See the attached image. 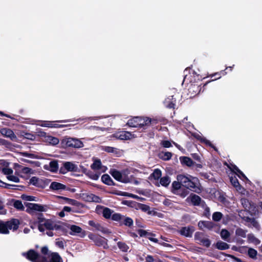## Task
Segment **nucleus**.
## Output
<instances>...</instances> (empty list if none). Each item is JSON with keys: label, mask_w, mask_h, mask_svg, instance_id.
I'll list each match as a JSON object with an SVG mask.
<instances>
[{"label": "nucleus", "mask_w": 262, "mask_h": 262, "mask_svg": "<svg viewBox=\"0 0 262 262\" xmlns=\"http://www.w3.org/2000/svg\"><path fill=\"white\" fill-rule=\"evenodd\" d=\"M192 75L189 76L186 75L183 79V82H187L189 80V83L188 85V94L190 95V97H193L198 95L201 91V86H205L207 83H203L202 82L201 76L199 75H196L193 72Z\"/></svg>", "instance_id": "nucleus-1"}, {"label": "nucleus", "mask_w": 262, "mask_h": 262, "mask_svg": "<svg viewBox=\"0 0 262 262\" xmlns=\"http://www.w3.org/2000/svg\"><path fill=\"white\" fill-rule=\"evenodd\" d=\"M177 180L183 185V186L195 192H199L201 191L199 185V180L196 178L189 174H178L177 176Z\"/></svg>", "instance_id": "nucleus-2"}, {"label": "nucleus", "mask_w": 262, "mask_h": 262, "mask_svg": "<svg viewBox=\"0 0 262 262\" xmlns=\"http://www.w3.org/2000/svg\"><path fill=\"white\" fill-rule=\"evenodd\" d=\"M23 256L31 262H49L47 256H42L35 250L30 249L22 253Z\"/></svg>", "instance_id": "nucleus-3"}, {"label": "nucleus", "mask_w": 262, "mask_h": 262, "mask_svg": "<svg viewBox=\"0 0 262 262\" xmlns=\"http://www.w3.org/2000/svg\"><path fill=\"white\" fill-rule=\"evenodd\" d=\"M171 192L182 198H185L189 193V190L183 186V185L178 180L172 182Z\"/></svg>", "instance_id": "nucleus-4"}, {"label": "nucleus", "mask_w": 262, "mask_h": 262, "mask_svg": "<svg viewBox=\"0 0 262 262\" xmlns=\"http://www.w3.org/2000/svg\"><path fill=\"white\" fill-rule=\"evenodd\" d=\"M194 239L197 244L206 248H209L211 244L209 236L202 232H196L194 234Z\"/></svg>", "instance_id": "nucleus-5"}, {"label": "nucleus", "mask_w": 262, "mask_h": 262, "mask_svg": "<svg viewBox=\"0 0 262 262\" xmlns=\"http://www.w3.org/2000/svg\"><path fill=\"white\" fill-rule=\"evenodd\" d=\"M146 117H134L133 118L129 119L127 122V125L129 127L143 128V129H146V121H145Z\"/></svg>", "instance_id": "nucleus-6"}, {"label": "nucleus", "mask_w": 262, "mask_h": 262, "mask_svg": "<svg viewBox=\"0 0 262 262\" xmlns=\"http://www.w3.org/2000/svg\"><path fill=\"white\" fill-rule=\"evenodd\" d=\"M80 172L77 165L71 162H64L59 168V173L66 174L68 172Z\"/></svg>", "instance_id": "nucleus-7"}, {"label": "nucleus", "mask_w": 262, "mask_h": 262, "mask_svg": "<svg viewBox=\"0 0 262 262\" xmlns=\"http://www.w3.org/2000/svg\"><path fill=\"white\" fill-rule=\"evenodd\" d=\"M26 205L27 207L26 212L30 214H33V211L46 212L49 208L48 205H42L31 203H28Z\"/></svg>", "instance_id": "nucleus-8"}, {"label": "nucleus", "mask_w": 262, "mask_h": 262, "mask_svg": "<svg viewBox=\"0 0 262 262\" xmlns=\"http://www.w3.org/2000/svg\"><path fill=\"white\" fill-rule=\"evenodd\" d=\"M88 237L95 243L96 246L99 247L102 246L104 249L108 248L107 240L105 238L92 233L88 235Z\"/></svg>", "instance_id": "nucleus-9"}, {"label": "nucleus", "mask_w": 262, "mask_h": 262, "mask_svg": "<svg viewBox=\"0 0 262 262\" xmlns=\"http://www.w3.org/2000/svg\"><path fill=\"white\" fill-rule=\"evenodd\" d=\"M70 120H58V121H42L40 124L41 126L54 128H62L67 127L69 125L58 124L56 122H70Z\"/></svg>", "instance_id": "nucleus-10"}, {"label": "nucleus", "mask_w": 262, "mask_h": 262, "mask_svg": "<svg viewBox=\"0 0 262 262\" xmlns=\"http://www.w3.org/2000/svg\"><path fill=\"white\" fill-rule=\"evenodd\" d=\"M110 173L117 181L124 183L130 182L129 178L123 174L120 171L116 169H111Z\"/></svg>", "instance_id": "nucleus-11"}, {"label": "nucleus", "mask_w": 262, "mask_h": 262, "mask_svg": "<svg viewBox=\"0 0 262 262\" xmlns=\"http://www.w3.org/2000/svg\"><path fill=\"white\" fill-rule=\"evenodd\" d=\"M29 183L36 187L44 188L48 184V180L39 179L36 177H32L30 179Z\"/></svg>", "instance_id": "nucleus-12"}, {"label": "nucleus", "mask_w": 262, "mask_h": 262, "mask_svg": "<svg viewBox=\"0 0 262 262\" xmlns=\"http://www.w3.org/2000/svg\"><path fill=\"white\" fill-rule=\"evenodd\" d=\"M195 230V228L193 226H188L182 227L178 230V232L180 235L186 237H192L193 233Z\"/></svg>", "instance_id": "nucleus-13"}, {"label": "nucleus", "mask_w": 262, "mask_h": 262, "mask_svg": "<svg viewBox=\"0 0 262 262\" xmlns=\"http://www.w3.org/2000/svg\"><path fill=\"white\" fill-rule=\"evenodd\" d=\"M189 200L190 201L192 205L195 206H199L201 205H204L205 204V201L202 200L200 196L194 193H191L189 196L187 198L186 201L188 202Z\"/></svg>", "instance_id": "nucleus-14"}, {"label": "nucleus", "mask_w": 262, "mask_h": 262, "mask_svg": "<svg viewBox=\"0 0 262 262\" xmlns=\"http://www.w3.org/2000/svg\"><path fill=\"white\" fill-rule=\"evenodd\" d=\"M66 145L69 147L80 148L83 146V144L79 139L68 138L66 140Z\"/></svg>", "instance_id": "nucleus-15"}, {"label": "nucleus", "mask_w": 262, "mask_h": 262, "mask_svg": "<svg viewBox=\"0 0 262 262\" xmlns=\"http://www.w3.org/2000/svg\"><path fill=\"white\" fill-rule=\"evenodd\" d=\"M6 224L8 230H12L14 231L18 229L20 223L18 219L12 218L6 221Z\"/></svg>", "instance_id": "nucleus-16"}, {"label": "nucleus", "mask_w": 262, "mask_h": 262, "mask_svg": "<svg viewBox=\"0 0 262 262\" xmlns=\"http://www.w3.org/2000/svg\"><path fill=\"white\" fill-rule=\"evenodd\" d=\"M88 224L90 226L94 227L95 230H96L97 231H99L103 233L107 234V233H111V232H110L107 228H104V227L101 226L100 224H99L98 223H96L94 221H92V220L89 221Z\"/></svg>", "instance_id": "nucleus-17"}, {"label": "nucleus", "mask_w": 262, "mask_h": 262, "mask_svg": "<svg viewBox=\"0 0 262 262\" xmlns=\"http://www.w3.org/2000/svg\"><path fill=\"white\" fill-rule=\"evenodd\" d=\"M43 168L45 169L52 172H56L59 168L58 161L56 160H53L50 162L49 165H45Z\"/></svg>", "instance_id": "nucleus-18"}, {"label": "nucleus", "mask_w": 262, "mask_h": 262, "mask_svg": "<svg viewBox=\"0 0 262 262\" xmlns=\"http://www.w3.org/2000/svg\"><path fill=\"white\" fill-rule=\"evenodd\" d=\"M1 134L4 137L9 138L11 140L16 139V136L12 130L8 128H3L0 129Z\"/></svg>", "instance_id": "nucleus-19"}, {"label": "nucleus", "mask_w": 262, "mask_h": 262, "mask_svg": "<svg viewBox=\"0 0 262 262\" xmlns=\"http://www.w3.org/2000/svg\"><path fill=\"white\" fill-rule=\"evenodd\" d=\"M198 226L200 229H202V226H203L208 230H211L215 227V225L213 222L211 221H201L198 223Z\"/></svg>", "instance_id": "nucleus-20"}, {"label": "nucleus", "mask_w": 262, "mask_h": 262, "mask_svg": "<svg viewBox=\"0 0 262 262\" xmlns=\"http://www.w3.org/2000/svg\"><path fill=\"white\" fill-rule=\"evenodd\" d=\"M232 167L233 168L231 170L235 173L239 178L245 180L246 181L250 182L245 174L235 165H232Z\"/></svg>", "instance_id": "nucleus-21"}, {"label": "nucleus", "mask_w": 262, "mask_h": 262, "mask_svg": "<svg viewBox=\"0 0 262 262\" xmlns=\"http://www.w3.org/2000/svg\"><path fill=\"white\" fill-rule=\"evenodd\" d=\"M136 209H140L143 212H147V213L149 215H150L152 214V211L150 210V207H149V206H148L146 204H142V203L137 202L136 204Z\"/></svg>", "instance_id": "nucleus-22"}, {"label": "nucleus", "mask_w": 262, "mask_h": 262, "mask_svg": "<svg viewBox=\"0 0 262 262\" xmlns=\"http://www.w3.org/2000/svg\"><path fill=\"white\" fill-rule=\"evenodd\" d=\"M101 181L108 186H115L116 183L108 174H104L101 177Z\"/></svg>", "instance_id": "nucleus-23"}, {"label": "nucleus", "mask_w": 262, "mask_h": 262, "mask_svg": "<svg viewBox=\"0 0 262 262\" xmlns=\"http://www.w3.org/2000/svg\"><path fill=\"white\" fill-rule=\"evenodd\" d=\"M50 188L52 190H65L66 186L59 182H53L50 184Z\"/></svg>", "instance_id": "nucleus-24"}, {"label": "nucleus", "mask_w": 262, "mask_h": 262, "mask_svg": "<svg viewBox=\"0 0 262 262\" xmlns=\"http://www.w3.org/2000/svg\"><path fill=\"white\" fill-rule=\"evenodd\" d=\"M180 160L182 165H186L188 167H191L195 164V162L190 158L188 157H181Z\"/></svg>", "instance_id": "nucleus-25"}, {"label": "nucleus", "mask_w": 262, "mask_h": 262, "mask_svg": "<svg viewBox=\"0 0 262 262\" xmlns=\"http://www.w3.org/2000/svg\"><path fill=\"white\" fill-rule=\"evenodd\" d=\"M194 137L196 139L200 140L202 143H203L206 145L209 146L215 151L217 150V148L213 144H212L209 140L206 139L205 138H202L199 135H197Z\"/></svg>", "instance_id": "nucleus-26"}, {"label": "nucleus", "mask_w": 262, "mask_h": 262, "mask_svg": "<svg viewBox=\"0 0 262 262\" xmlns=\"http://www.w3.org/2000/svg\"><path fill=\"white\" fill-rule=\"evenodd\" d=\"M49 262H63V261L58 253L52 252L51 253Z\"/></svg>", "instance_id": "nucleus-27"}, {"label": "nucleus", "mask_w": 262, "mask_h": 262, "mask_svg": "<svg viewBox=\"0 0 262 262\" xmlns=\"http://www.w3.org/2000/svg\"><path fill=\"white\" fill-rule=\"evenodd\" d=\"M45 140L46 142L52 145H56L59 142V140L57 138L49 135L46 137V139Z\"/></svg>", "instance_id": "nucleus-28"}, {"label": "nucleus", "mask_w": 262, "mask_h": 262, "mask_svg": "<svg viewBox=\"0 0 262 262\" xmlns=\"http://www.w3.org/2000/svg\"><path fill=\"white\" fill-rule=\"evenodd\" d=\"M11 202H13V206L18 210L23 211L25 209V207L23 206L22 202L20 200H16L15 199H12Z\"/></svg>", "instance_id": "nucleus-29"}, {"label": "nucleus", "mask_w": 262, "mask_h": 262, "mask_svg": "<svg viewBox=\"0 0 262 262\" xmlns=\"http://www.w3.org/2000/svg\"><path fill=\"white\" fill-rule=\"evenodd\" d=\"M215 247L220 250H225L229 248L230 246L226 243L222 241H218L216 243Z\"/></svg>", "instance_id": "nucleus-30"}, {"label": "nucleus", "mask_w": 262, "mask_h": 262, "mask_svg": "<svg viewBox=\"0 0 262 262\" xmlns=\"http://www.w3.org/2000/svg\"><path fill=\"white\" fill-rule=\"evenodd\" d=\"M9 231L7 228L6 222L0 220V233L3 234H8Z\"/></svg>", "instance_id": "nucleus-31"}, {"label": "nucleus", "mask_w": 262, "mask_h": 262, "mask_svg": "<svg viewBox=\"0 0 262 262\" xmlns=\"http://www.w3.org/2000/svg\"><path fill=\"white\" fill-rule=\"evenodd\" d=\"M227 73V72L225 71V70H222L220 72H216L213 74L210 75L211 78H214V79H212L211 81H214L215 80H217L218 79H220L222 76H224L226 75Z\"/></svg>", "instance_id": "nucleus-32"}, {"label": "nucleus", "mask_w": 262, "mask_h": 262, "mask_svg": "<svg viewBox=\"0 0 262 262\" xmlns=\"http://www.w3.org/2000/svg\"><path fill=\"white\" fill-rule=\"evenodd\" d=\"M123 222L122 224L128 227H131L133 225V220L132 218L128 216H123Z\"/></svg>", "instance_id": "nucleus-33"}, {"label": "nucleus", "mask_w": 262, "mask_h": 262, "mask_svg": "<svg viewBox=\"0 0 262 262\" xmlns=\"http://www.w3.org/2000/svg\"><path fill=\"white\" fill-rule=\"evenodd\" d=\"M170 183V178L168 176L161 178L160 180V184L164 187H167Z\"/></svg>", "instance_id": "nucleus-34"}, {"label": "nucleus", "mask_w": 262, "mask_h": 262, "mask_svg": "<svg viewBox=\"0 0 262 262\" xmlns=\"http://www.w3.org/2000/svg\"><path fill=\"white\" fill-rule=\"evenodd\" d=\"M113 212V211L111 209L107 207H104L102 211L103 216L106 219H109L112 217Z\"/></svg>", "instance_id": "nucleus-35"}, {"label": "nucleus", "mask_w": 262, "mask_h": 262, "mask_svg": "<svg viewBox=\"0 0 262 262\" xmlns=\"http://www.w3.org/2000/svg\"><path fill=\"white\" fill-rule=\"evenodd\" d=\"M172 156L171 152L169 151L162 152L160 154V158L164 161L169 160Z\"/></svg>", "instance_id": "nucleus-36"}, {"label": "nucleus", "mask_w": 262, "mask_h": 262, "mask_svg": "<svg viewBox=\"0 0 262 262\" xmlns=\"http://www.w3.org/2000/svg\"><path fill=\"white\" fill-rule=\"evenodd\" d=\"M243 219L247 223L251 224L252 226L256 228L258 226V223L256 220L253 217H250L249 216L244 217Z\"/></svg>", "instance_id": "nucleus-37"}, {"label": "nucleus", "mask_w": 262, "mask_h": 262, "mask_svg": "<svg viewBox=\"0 0 262 262\" xmlns=\"http://www.w3.org/2000/svg\"><path fill=\"white\" fill-rule=\"evenodd\" d=\"M230 181L232 185L235 188L240 189L241 185H240L238 179L234 176V177L231 176L230 177Z\"/></svg>", "instance_id": "nucleus-38"}, {"label": "nucleus", "mask_w": 262, "mask_h": 262, "mask_svg": "<svg viewBox=\"0 0 262 262\" xmlns=\"http://www.w3.org/2000/svg\"><path fill=\"white\" fill-rule=\"evenodd\" d=\"M101 162L100 159L95 160L93 163L91 165V168L93 170H99L101 168Z\"/></svg>", "instance_id": "nucleus-39"}, {"label": "nucleus", "mask_w": 262, "mask_h": 262, "mask_svg": "<svg viewBox=\"0 0 262 262\" xmlns=\"http://www.w3.org/2000/svg\"><path fill=\"white\" fill-rule=\"evenodd\" d=\"M131 134L126 131H123L120 133L118 138L121 140H128L130 139Z\"/></svg>", "instance_id": "nucleus-40"}, {"label": "nucleus", "mask_w": 262, "mask_h": 262, "mask_svg": "<svg viewBox=\"0 0 262 262\" xmlns=\"http://www.w3.org/2000/svg\"><path fill=\"white\" fill-rule=\"evenodd\" d=\"M247 238L249 242L254 243L255 245H258L260 244V241L255 237L252 233L248 234L247 235Z\"/></svg>", "instance_id": "nucleus-41"}, {"label": "nucleus", "mask_w": 262, "mask_h": 262, "mask_svg": "<svg viewBox=\"0 0 262 262\" xmlns=\"http://www.w3.org/2000/svg\"><path fill=\"white\" fill-rule=\"evenodd\" d=\"M117 246L119 249L123 252H126L129 249L128 246L124 242H118Z\"/></svg>", "instance_id": "nucleus-42"}, {"label": "nucleus", "mask_w": 262, "mask_h": 262, "mask_svg": "<svg viewBox=\"0 0 262 262\" xmlns=\"http://www.w3.org/2000/svg\"><path fill=\"white\" fill-rule=\"evenodd\" d=\"M137 232L140 237H148L149 236H155V234L151 232H148L146 230L143 229H138Z\"/></svg>", "instance_id": "nucleus-43"}, {"label": "nucleus", "mask_w": 262, "mask_h": 262, "mask_svg": "<svg viewBox=\"0 0 262 262\" xmlns=\"http://www.w3.org/2000/svg\"><path fill=\"white\" fill-rule=\"evenodd\" d=\"M162 176V172L159 169H155L150 177H152L155 180H159Z\"/></svg>", "instance_id": "nucleus-44"}, {"label": "nucleus", "mask_w": 262, "mask_h": 262, "mask_svg": "<svg viewBox=\"0 0 262 262\" xmlns=\"http://www.w3.org/2000/svg\"><path fill=\"white\" fill-rule=\"evenodd\" d=\"M70 229L72 232L74 233V234L80 233L82 231V229L81 227L75 225H71L70 228ZM70 234L72 235L73 234L72 233H71Z\"/></svg>", "instance_id": "nucleus-45"}, {"label": "nucleus", "mask_w": 262, "mask_h": 262, "mask_svg": "<svg viewBox=\"0 0 262 262\" xmlns=\"http://www.w3.org/2000/svg\"><path fill=\"white\" fill-rule=\"evenodd\" d=\"M257 254V251L252 248H249L248 251V255L249 257L252 258V259H256V256Z\"/></svg>", "instance_id": "nucleus-46"}, {"label": "nucleus", "mask_w": 262, "mask_h": 262, "mask_svg": "<svg viewBox=\"0 0 262 262\" xmlns=\"http://www.w3.org/2000/svg\"><path fill=\"white\" fill-rule=\"evenodd\" d=\"M145 121H146V127H147L150 124H156L159 122V120L156 118H150L148 117H145Z\"/></svg>", "instance_id": "nucleus-47"}, {"label": "nucleus", "mask_w": 262, "mask_h": 262, "mask_svg": "<svg viewBox=\"0 0 262 262\" xmlns=\"http://www.w3.org/2000/svg\"><path fill=\"white\" fill-rule=\"evenodd\" d=\"M53 222L50 220H45V223H43L44 227L48 230H53Z\"/></svg>", "instance_id": "nucleus-48"}, {"label": "nucleus", "mask_w": 262, "mask_h": 262, "mask_svg": "<svg viewBox=\"0 0 262 262\" xmlns=\"http://www.w3.org/2000/svg\"><path fill=\"white\" fill-rule=\"evenodd\" d=\"M247 230H245L241 228H238L235 230V234L237 236H241L242 237H246Z\"/></svg>", "instance_id": "nucleus-49"}, {"label": "nucleus", "mask_w": 262, "mask_h": 262, "mask_svg": "<svg viewBox=\"0 0 262 262\" xmlns=\"http://www.w3.org/2000/svg\"><path fill=\"white\" fill-rule=\"evenodd\" d=\"M40 252L42 254L41 255L42 256H48L49 258H50V255L52 252H50L49 251V250L47 246H45L41 247ZM50 259V258H49V259Z\"/></svg>", "instance_id": "nucleus-50"}, {"label": "nucleus", "mask_w": 262, "mask_h": 262, "mask_svg": "<svg viewBox=\"0 0 262 262\" xmlns=\"http://www.w3.org/2000/svg\"><path fill=\"white\" fill-rule=\"evenodd\" d=\"M223 217V214L220 212H215L212 214V220L215 222H219Z\"/></svg>", "instance_id": "nucleus-51"}, {"label": "nucleus", "mask_w": 262, "mask_h": 262, "mask_svg": "<svg viewBox=\"0 0 262 262\" xmlns=\"http://www.w3.org/2000/svg\"><path fill=\"white\" fill-rule=\"evenodd\" d=\"M19 187L23 188L24 186H19V185H13V184H9L8 183H6L5 184V186H4V188H7V189L20 190L21 189L19 188Z\"/></svg>", "instance_id": "nucleus-52"}, {"label": "nucleus", "mask_w": 262, "mask_h": 262, "mask_svg": "<svg viewBox=\"0 0 262 262\" xmlns=\"http://www.w3.org/2000/svg\"><path fill=\"white\" fill-rule=\"evenodd\" d=\"M230 232L225 229H223L221 231V236L222 239L227 240L230 237Z\"/></svg>", "instance_id": "nucleus-53"}, {"label": "nucleus", "mask_w": 262, "mask_h": 262, "mask_svg": "<svg viewBox=\"0 0 262 262\" xmlns=\"http://www.w3.org/2000/svg\"><path fill=\"white\" fill-rule=\"evenodd\" d=\"M22 136L24 138L30 140H34L36 138V136L35 135L25 132H23L22 133Z\"/></svg>", "instance_id": "nucleus-54"}, {"label": "nucleus", "mask_w": 262, "mask_h": 262, "mask_svg": "<svg viewBox=\"0 0 262 262\" xmlns=\"http://www.w3.org/2000/svg\"><path fill=\"white\" fill-rule=\"evenodd\" d=\"M242 204L243 206L246 209H251V203L247 199H242L241 200Z\"/></svg>", "instance_id": "nucleus-55"}, {"label": "nucleus", "mask_w": 262, "mask_h": 262, "mask_svg": "<svg viewBox=\"0 0 262 262\" xmlns=\"http://www.w3.org/2000/svg\"><path fill=\"white\" fill-rule=\"evenodd\" d=\"M123 216H122L121 214L118 213H115L112 214V219L113 221L120 222L122 220Z\"/></svg>", "instance_id": "nucleus-56"}, {"label": "nucleus", "mask_w": 262, "mask_h": 262, "mask_svg": "<svg viewBox=\"0 0 262 262\" xmlns=\"http://www.w3.org/2000/svg\"><path fill=\"white\" fill-rule=\"evenodd\" d=\"M100 176V172L94 173L92 171L90 172L88 177L94 180H97Z\"/></svg>", "instance_id": "nucleus-57"}, {"label": "nucleus", "mask_w": 262, "mask_h": 262, "mask_svg": "<svg viewBox=\"0 0 262 262\" xmlns=\"http://www.w3.org/2000/svg\"><path fill=\"white\" fill-rule=\"evenodd\" d=\"M67 203L77 207H80L82 205L81 203H80L77 200L70 198L69 200H68V202H67Z\"/></svg>", "instance_id": "nucleus-58"}, {"label": "nucleus", "mask_w": 262, "mask_h": 262, "mask_svg": "<svg viewBox=\"0 0 262 262\" xmlns=\"http://www.w3.org/2000/svg\"><path fill=\"white\" fill-rule=\"evenodd\" d=\"M136 203H137L136 202L133 201L124 200V201H122V203L123 205H127L129 207H133V205H134V206H135L136 207Z\"/></svg>", "instance_id": "nucleus-59"}, {"label": "nucleus", "mask_w": 262, "mask_h": 262, "mask_svg": "<svg viewBox=\"0 0 262 262\" xmlns=\"http://www.w3.org/2000/svg\"><path fill=\"white\" fill-rule=\"evenodd\" d=\"M22 199L28 201H35L36 197L32 195H23Z\"/></svg>", "instance_id": "nucleus-60"}, {"label": "nucleus", "mask_w": 262, "mask_h": 262, "mask_svg": "<svg viewBox=\"0 0 262 262\" xmlns=\"http://www.w3.org/2000/svg\"><path fill=\"white\" fill-rule=\"evenodd\" d=\"M161 144L164 148H169L172 146L171 142L168 140L162 141Z\"/></svg>", "instance_id": "nucleus-61"}, {"label": "nucleus", "mask_w": 262, "mask_h": 262, "mask_svg": "<svg viewBox=\"0 0 262 262\" xmlns=\"http://www.w3.org/2000/svg\"><path fill=\"white\" fill-rule=\"evenodd\" d=\"M79 169H80V171H81L83 173H84L88 177L89 174H90V172L91 171V170L87 169L83 165H80Z\"/></svg>", "instance_id": "nucleus-62"}, {"label": "nucleus", "mask_w": 262, "mask_h": 262, "mask_svg": "<svg viewBox=\"0 0 262 262\" xmlns=\"http://www.w3.org/2000/svg\"><path fill=\"white\" fill-rule=\"evenodd\" d=\"M2 171L4 173V174L8 176H11V174H12L13 172V170L11 168L6 167L3 168Z\"/></svg>", "instance_id": "nucleus-63"}, {"label": "nucleus", "mask_w": 262, "mask_h": 262, "mask_svg": "<svg viewBox=\"0 0 262 262\" xmlns=\"http://www.w3.org/2000/svg\"><path fill=\"white\" fill-rule=\"evenodd\" d=\"M7 178L9 180L16 183H18L19 182V179L17 177L15 176H8Z\"/></svg>", "instance_id": "nucleus-64"}]
</instances>
